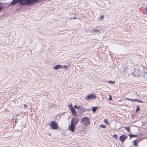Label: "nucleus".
Here are the masks:
<instances>
[{
    "label": "nucleus",
    "mask_w": 147,
    "mask_h": 147,
    "mask_svg": "<svg viewBox=\"0 0 147 147\" xmlns=\"http://www.w3.org/2000/svg\"><path fill=\"white\" fill-rule=\"evenodd\" d=\"M136 101H137V99H131V101L132 102H136Z\"/></svg>",
    "instance_id": "obj_21"
},
{
    "label": "nucleus",
    "mask_w": 147,
    "mask_h": 147,
    "mask_svg": "<svg viewBox=\"0 0 147 147\" xmlns=\"http://www.w3.org/2000/svg\"><path fill=\"white\" fill-rule=\"evenodd\" d=\"M82 109H84V111H85L86 109H85L84 108H82Z\"/></svg>",
    "instance_id": "obj_34"
},
{
    "label": "nucleus",
    "mask_w": 147,
    "mask_h": 147,
    "mask_svg": "<svg viewBox=\"0 0 147 147\" xmlns=\"http://www.w3.org/2000/svg\"><path fill=\"white\" fill-rule=\"evenodd\" d=\"M4 8V6H0V11Z\"/></svg>",
    "instance_id": "obj_26"
},
{
    "label": "nucleus",
    "mask_w": 147,
    "mask_h": 147,
    "mask_svg": "<svg viewBox=\"0 0 147 147\" xmlns=\"http://www.w3.org/2000/svg\"><path fill=\"white\" fill-rule=\"evenodd\" d=\"M97 109V107H93L92 109V111L93 112H95Z\"/></svg>",
    "instance_id": "obj_12"
},
{
    "label": "nucleus",
    "mask_w": 147,
    "mask_h": 147,
    "mask_svg": "<svg viewBox=\"0 0 147 147\" xmlns=\"http://www.w3.org/2000/svg\"><path fill=\"white\" fill-rule=\"evenodd\" d=\"M108 82L109 83H112V84H114L115 83V82L114 81H108Z\"/></svg>",
    "instance_id": "obj_24"
},
{
    "label": "nucleus",
    "mask_w": 147,
    "mask_h": 147,
    "mask_svg": "<svg viewBox=\"0 0 147 147\" xmlns=\"http://www.w3.org/2000/svg\"><path fill=\"white\" fill-rule=\"evenodd\" d=\"M69 107L70 109V110L72 109V108H74L72 105L71 104V105L69 106Z\"/></svg>",
    "instance_id": "obj_18"
},
{
    "label": "nucleus",
    "mask_w": 147,
    "mask_h": 147,
    "mask_svg": "<svg viewBox=\"0 0 147 147\" xmlns=\"http://www.w3.org/2000/svg\"><path fill=\"white\" fill-rule=\"evenodd\" d=\"M134 146H137V144L136 143V142L135 141H134Z\"/></svg>",
    "instance_id": "obj_27"
},
{
    "label": "nucleus",
    "mask_w": 147,
    "mask_h": 147,
    "mask_svg": "<svg viewBox=\"0 0 147 147\" xmlns=\"http://www.w3.org/2000/svg\"><path fill=\"white\" fill-rule=\"evenodd\" d=\"M24 108H25L26 107H27V106L26 105L24 104Z\"/></svg>",
    "instance_id": "obj_31"
},
{
    "label": "nucleus",
    "mask_w": 147,
    "mask_h": 147,
    "mask_svg": "<svg viewBox=\"0 0 147 147\" xmlns=\"http://www.w3.org/2000/svg\"><path fill=\"white\" fill-rule=\"evenodd\" d=\"M145 10L147 13V7L146 8Z\"/></svg>",
    "instance_id": "obj_35"
},
{
    "label": "nucleus",
    "mask_w": 147,
    "mask_h": 147,
    "mask_svg": "<svg viewBox=\"0 0 147 147\" xmlns=\"http://www.w3.org/2000/svg\"><path fill=\"white\" fill-rule=\"evenodd\" d=\"M63 67L64 68H67V66H63Z\"/></svg>",
    "instance_id": "obj_32"
},
{
    "label": "nucleus",
    "mask_w": 147,
    "mask_h": 147,
    "mask_svg": "<svg viewBox=\"0 0 147 147\" xmlns=\"http://www.w3.org/2000/svg\"><path fill=\"white\" fill-rule=\"evenodd\" d=\"M20 5H25L27 4L28 5V0H21Z\"/></svg>",
    "instance_id": "obj_8"
},
{
    "label": "nucleus",
    "mask_w": 147,
    "mask_h": 147,
    "mask_svg": "<svg viewBox=\"0 0 147 147\" xmlns=\"http://www.w3.org/2000/svg\"><path fill=\"white\" fill-rule=\"evenodd\" d=\"M75 125L72 123H71V125L69 127V130L71 131L72 132H74L75 130Z\"/></svg>",
    "instance_id": "obj_7"
},
{
    "label": "nucleus",
    "mask_w": 147,
    "mask_h": 147,
    "mask_svg": "<svg viewBox=\"0 0 147 147\" xmlns=\"http://www.w3.org/2000/svg\"><path fill=\"white\" fill-rule=\"evenodd\" d=\"M129 136L130 138L131 137H136L137 135H134L133 134H131L129 135Z\"/></svg>",
    "instance_id": "obj_14"
},
{
    "label": "nucleus",
    "mask_w": 147,
    "mask_h": 147,
    "mask_svg": "<svg viewBox=\"0 0 147 147\" xmlns=\"http://www.w3.org/2000/svg\"><path fill=\"white\" fill-rule=\"evenodd\" d=\"M104 122L106 124H109V122L108 120L107 119H105L104 120Z\"/></svg>",
    "instance_id": "obj_13"
},
{
    "label": "nucleus",
    "mask_w": 147,
    "mask_h": 147,
    "mask_svg": "<svg viewBox=\"0 0 147 147\" xmlns=\"http://www.w3.org/2000/svg\"><path fill=\"white\" fill-rule=\"evenodd\" d=\"M100 127L102 128H105L106 127V126L105 125L101 124L100 125Z\"/></svg>",
    "instance_id": "obj_23"
},
{
    "label": "nucleus",
    "mask_w": 147,
    "mask_h": 147,
    "mask_svg": "<svg viewBox=\"0 0 147 147\" xmlns=\"http://www.w3.org/2000/svg\"><path fill=\"white\" fill-rule=\"evenodd\" d=\"M126 138V136L125 135H122L120 136L119 138V140L122 142L124 141L125 140Z\"/></svg>",
    "instance_id": "obj_9"
},
{
    "label": "nucleus",
    "mask_w": 147,
    "mask_h": 147,
    "mask_svg": "<svg viewBox=\"0 0 147 147\" xmlns=\"http://www.w3.org/2000/svg\"><path fill=\"white\" fill-rule=\"evenodd\" d=\"M109 96L110 97H109V100H112V98H111V96L109 95Z\"/></svg>",
    "instance_id": "obj_29"
},
{
    "label": "nucleus",
    "mask_w": 147,
    "mask_h": 147,
    "mask_svg": "<svg viewBox=\"0 0 147 147\" xmlns=\"http://www.w3.org/2000/svg\"><path fill=\"white\" fill-rule=\"evenodd\" d=\"M124 128H125L126 129V130L128 132L130 131V129L128 127H125Z\"/></svg>",
    "instance_id": "obj_19"
},
{
    "label": "nucleus",
    "mask_w": 147,
    "mask_h": 147,
    "mask_svg": "<svg viewBox=\"0 0 147 147\" xmlns=\"http://www.w3.org/2000/svg\"><path fill=\"white\" fill-rule=\"evenodd\" d=\"M92 32H98V33H100V31H99V30H93L92 31Z\"/></svg>",
    "instance_id": "obj_16"
},
{
    "label": "nucleus",
    "mask_w": 147,
    "mask_h": 147,
    "mask_svg": "<svg viewBox=\"0 0 147 147\" xmlns=\"http://www.w3.org/2000/svg\"><path fill=\"white\" fill-rule=\"evenodd\" d=\"M80 123L85 126H88L90 123L89 118L88 117H83L80 121Z\"/></svg>",
    "instance_id": "obj_1"
},
{
    "label": "nucleus",
    "mask_w": 147,
    "mask_h": 147,
    "mask_svg": "<svg viewBox=\"0 0 147 147\" xmlns=\"http://www.w3.org/2000/svg\"><path fill=\"white\" fill-rule=\"evenodd\" d=\"M1 4V3H0V5Z\"/></svg>",
    "instance_id": "obj_36"
},
{
    "label": "nucleus",
    "mask_w": 147,
    "mask_h": 147,
    "mask_svg": "<svg viewBox=\"0 0 147 147\" xmlns=\"http://www.w3.org/2000/svg\"><path fill=\"white\" fill-rule=\"evenodd\" d=\"M62 67L61 65H57L54 67V69H55L57 70L60 69H62Z\"/></svg>",
    "instance_id": "obj_10"
},
{
    "label": "nucleus",
    "mask_w": 147,
    "mask_h": 147,
    "mask_svg": "<svg viewBox=\"0 0 147 147\" xmlns=\"http://www.w3.org/2000/svg\"><path fill=\"white\" fill-rule=\"evenodd\" d=\"M104 18V16H100V18L99 20L100 21H102Z\"/></svg>",
    "instance_id": "obj_17"
},
{
    "label": "nucleus",
    "mask_w": 147,
    "mask_h": 147,
    "mask_svg": "<svg viewBox=\"0 0 147 147\" xmlns=\"http://www.w3.org/2000/svg\"><path fill=\"white\" fill-rule=\"evenodd\" d=\"M137 101H136V102H139L140 103H143V102L142 101V100H138L137 99Z\"/></svg>",
    "instance_id": "obj_25"
},
{
    "label": "nucleus",
    "mask_w": 147,
    "mask_h": 147,
    "mask_svg": "<svg viewBox=\"0 0 147 147\" xmlns=\"http://www.w3.org/2000/svg\"><path fill=\"white\" fill-rule=\"evenodd\" d=\"M131 99H130V98H125V99L127 100H130V101H131Z\"/></svg>",
    "instance_id": "obj_28"
},
{
    "label": "nucleus",
    "mask_w": 147,
    "mask_h": 147,
    "mask_svg": "<svg viewBox=\"0 0 147 147\" xmlns=\"http://www.w3.org/2000/svg\"><path fill=\"white\" fill-rule=\"evenodd\" d=\"M113 137L117 139L118 138V136L117 135H113Z\"/></svg>",
    "instance_id": "obj_20"
},
{
    "label": "nucleus",
    "mask_w": 147,
    "mask_h": 147,
    "mask_svg": "<svg viewBox=\"0 0 147 147\" xmlns=\"http://www.w3.org/2000/svg\"><path fill=\"white\" fill-rule=\"evenodd\" d=\"M77 19V18L76 17H75L73 18H70V19Z\"/></svg>",
    "instance_id": "obj_30"
},
{
    "label": "nucleus",
    "mask_w": 147,
    "mask_h": 147,
    "mask_svg": "<svg viewBox=\"0 0 147 147\" xmlns=\"http://www.w3.org/2000/svg\"><path fill=\"white\" fill-rule=\"evenodd\" d=\"M71 111L72 114L75 115L76 116L77 115L76 112V110L74 108H72V109L71 110Z\"/></svg>",
    "instance_id": "obj_11"
},
{
    "label": "nucleus",
    "mask_w": 147,
    "mask_h": 147,
    "mask_svg": "<svg viewBox=\"0 0 147 147\" xmlns=\"http://www.w3.org/2000/svg\"><path fill=\"white\" fill-rule=\"evenodd\" d=\"M38 0H28V5H30L37 2Z\"/></svg>",
    "instance_id": "obj_6"
},
{
    "label": "nucleus",
    "mask_w": 147,
    "mask_h": 147,
    "mask_svg": "<svg viewBox=\"0 0 147 147\" xmlns=\"http://www.w3.org/2000/svg\"><path fill=\"white\" fill-rule=\"evenodd\" d=\"M74 107L75 109H80V106H77L76 105H75L74 106Z\"/></svg>",
    "instance_id": "obj_15"
},
{
    "label": "nucleus",
    "mask_w": 147,
    "mask_h": 147,
    "mask_svg": "<svg viewBox=\"0 0 147 147\" xmlns=\"http://www.w3.org/2000/svg\"><path fill=\"white\" fill-rule=\"evenodd\" d=\"M135 76H139V74H137V75H134Z\"/></svg>",
    "instance_id": "obj_33"
},
{
    "label": "nucleus",
    "mask_w": 147,
    "mask_h": 147,
    "mask_svg": "<svg viewBox=\"0 0 147 147\" xmlns=\"http://www.w3.org/2000/svg\"><path fill=\"white\" fill-rule=\"evenodd\" d=\"M79 120L76 118H73L72 119L71 123L74 125H77L79 121Z\"/></svg>",
    "instance_id": "obj_4"
},
{
    "label": "nucleus",
    "mask_w": 147,
    "mask_h": 147,
    "mask_svg": "<svg viewBox=\"0 0 147 147\" xmlns=\"http://www.w3.org/2000/svg\"><path fill=\"white\" fill-rule=\"evenodd\" d=\"M96 98V96L94 94H90L88 95L85 97V98L87 100H89L91 99H94Z\"/></svg>",
    "instance_id": "obj_2"
},
{
    "label": "nucleus",
    "mask_w": 147,
    "mask_h": 147,
    "mask_svg": "<svg viewBox=\"0 0 147 147\" xmlns=\"http://www.w3.org/2000/svg\"><path fill=\"white\" fill-rule=\"evenodd\" d=\"M21 0H13L11 3V4L12 5H16V4L19 3L20 5V3Z\"/></svg>",
    "instance_id": "obj_5"
},
{
    "label": "nucleus",
    "mask_w": 147,
    "mask_h": 147,
    "mask_svg": "<svg viewBox=\"0 0 147 147\" xmlns=\"http://www.w3.org/2000/svg\"><path fill=\"white\" fill-rule=\"evenodd\" d=\"M137 109H136V112H138V111H139L140 110V109L139 107L138 106H137Z\"/></svg>",
    "instance_id": "obj_22"
},
{
    "label": "nucleus",
    "mask_w": 147,
    "mask_h": 147,
    "mask_svg": "<svg viewBox=\"0 0 147 147\" xmlns=\"http://www.w3.org/2000/svg\"><path fill=\"white\" fill-rule=\"evenodd\" d=\"M49 125L53 129H56L57 128V124L54 121H51V123L49 124Z\"/></svg>",
    "instance_id": "obj_3"
}]
</instances>
